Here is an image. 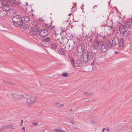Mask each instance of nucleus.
Masks as SVG:
<instances>
[{"label": "nucleus", "mask_w": 132, "mask_h": 132, "mask_svg": "<svg viewBox=\"0 0 132 132\" xmlns=\"http://www.w3.org/2000/svg\"><path fill=\"white\" fill-rule=\"evenodd\" d=\"M113 43L115 44V47H123L124 45V40L122 38L119 40L117 37H115L113 39Z\"/></svg>", "instance_id": "obj_4"}, {"label": "nucleus", "mask_w": 132, "mask_h": 132, "mask_svg": "<svg viewBox=\"0 0 132 132\" xmlns=\"http://www.w3.org/2000/svg\"><path fill=\"white\" fill-rule=\"evenodd\" d=\"M31 23L33 25V26L32 27L38 26L37 25L38 24V22L36 20H34L32 21V22Z\"/></svg>", "instance_id": "obj_19"}, {"label": "nucleus", "mask_w": 132, "mask_h": 132, "mask_svg": "<svg viewBox=\"0 0 132 132\" xmlns=\"http://www.w3.org/2000/svg\"><path fill=\"white\" fill-rule=\"evenodd\" d=\"M31 17H34V14H32L31 15Z\"/></svg>", "instance_id": "obj_39"}, {"label": "nucleus", "mask_w": 132, "mask_h": 132, "mask_svg": "<svg viewBox=\"0 0 132 132\" xmlns=\"http://www.w3.org/2000/svg\"><path fill=\"white\" fill-rule=\"evenodd\" d=\"M61 129H55L54 130L55 132H61Z\"/></svg>", "instance_id": "obj_30"}, {"label": "nucleus", "mask_w": 132, "mask_h": 132, "mask_svg": "<svg viewBox=\"0 0 132 132\" xmlns=\"http://www.w3.org/2000/svg\"><path fill=\"white\" fill-rule=\"evenodd\" d=\"M113 40L112 41L109 40L108 41L105 42L104 44L108 48V47H113V46L115 47V44H113Z\"/></svg>", "instance_id": "obj_8"}, {"label": "nucleus", "mask_w": 132, "mask_h": 132, "mask_svg": "<svg viewBox=\"0 0 132 132\" xmlns=\"http://www.w3.org/2000/svg\"><path fill=\"white\" fill-rule=\"evenodd\" d=\"M86 36H85V35H84H84H83V37H85V38H86Z\"/></svg>", "instance_id": "obj_46"}, {"label": "nucleus", "mask_w": 132, "mask_h": 132, "mask_svg": "<svg viewBox=\"0 0 132 132\" xmlns=\"http://www.w3.org/2000/svg\"><path fill=\"white\" fill-rule=\"evenodd\" d=\"M69 75V74L65 72L63 73L61 76L63 77H68Z\"/></svg>", "instance_id": "obj_25"}, {"label": "nucleus", "mask_w": 132, "mask_h": 132, "mask_svg": "<svg viewBox=\"0 0 132 132\" xmlns=\"http://www.w3.org/2000/svg\"><path fill=\"white\" fill-rule=\"evenodd\" d=\"M91 46V47H93V48L95 50H97L98 48V46L96 43H93Z\"/></svg>", "instance_id": "obj_20"}, {"label": "nucleus", "mask_w": 132, "mask_h": 132, "mask_svg": "<svg viewBox=\"0 0 132 132\" xmlns=\"http://www.w3.org/2000/svg\"><path fill=\"white\" fill-rule=\"evenodd\" d=\"M94 69V68H92V70H93V69Z\"/></svg>", "instance_id": "obj_63"}, {"label": "nucleus", "mask_w": 132, "mask_h": 132, "mask_svg": "<svg viewBox=\"0 0 132 132\" xmlns=\"http://www.w3.org/2000/svg\"><path fill=\"white\" fill-rule=\"evenodd\" d=\"M95 43L99 46V49L101 52L104 53L108 50V48L103 43L97 40H95Z\"/></svg>", "instance_id": "obj_5"}, {"label": "nucleus", "mask_w": 132, "mask_h": 132, "mask_svg": "<svg viewBox=\"0 0 132 132\" xmlns=\"http://www.w3.org/2000/svg\"><path fill=\"white\" fill-rule=\"evenodd\" d=\"M21 96L22 97V98H21L22 101H23V102L24 103L27 102L28 103V104H31L34 103L36 101L35 99H34L33 100L32 96L30 95H22Z\"/></svg>", "instance_id": "obj_2"}, {"label": "nucleus", "mask_w": 132, "mask_h": 132, "mask_svg": "<svg viewBox=\"0 0 132 132\" xmlns=\"http://www.w3.org/2000/svg\"><path fill=\"white\" fill-rule=\"evenodd\" d=\"M81 64V63H80V61H78L76 62L75 61L74 63L72 66L74 68L75 67H80Z\"/></svg>", "instance_id": "obj_15"}, {"label": "nucleus", "mask_w": 132, "mask_h": 132, "mask_svg": "<svg viewBox=\"0 0 132 132\" xmlns=\"http://www.w3.org/2000/svg\"><path fill=\"white\" fill-rule=\"evenodd\" d=\"M32 124L36 126L37 125V123L36 122H34L32 123Z\"/></svg>", "instance_id": "obj_35"}, {"label": "nucleus", "mask_w": 132, "mask_h": 132, "mask_svg": "<svg viewBox=\"0 0 132 132\" xmlns=\"http://www.w3.org/2000/svg\"><path fill=\"white\" fill-rule=\"evenodd\" d=\"M23 120H21V126H23L22 125V124H23Z\"/></svg>", "instance_id": "obj_36"}, {"label": "nucleus", "mask_w": 132, "mask_h": 132, "mask_svg": "<svg viewBox=\"0 0 132 132\" xmlns=\"http://www.w3.org/2000/svg\"><path fill=\"white\" fill-rule=\"evenodd\" d=\"M77 50L79 53H82L81 55V59L84 62L93 61L94 59L93 53L92 51L85 50L84 45L82 44H78Z\"/></svg>", "instance_id": "obj_1"}, {"label": "nucleus", "mask_w": 132, "mask_h": 132, "mask_svg": "<svg viewBox=\"0 0 132 132\" xmlns=\"http://www.w3.org/2000/svg\"><path fill=\"white\" fill-rule=\"evenodd\" d=\"M5 129L4 128V126H3L0 129V131H2L3 130H5Z\"/></svg>", "instance_id": "obj_29"}, {"label": "nucleus", "mask_w": 132, "mask_h": 132, "mask_svg": "<svg viewBox=\"0 0 132 132\" xmlns=\"http://www.w3.org/2000/svg\"><path fill=\"white\" fill-rule=\"evenodd\" d=\"M22 129L23 130H25V128L24 127H23L22 128Z\"/></svg>", "instance_id": "obj_40"}, {"label": "nucleus", "mask_w": 132, "mask_h": 132, "mask_svg": "<svg viewBox=\"0 0 132 132\" xmlns=\"http://www.w3.org/2000/svg\"><path fill=\"white\" fill-rule=\"evenodd\" d=\"M71 15V14H69V15L70 16Z\"/></svg>", "instance_id": "obj_58"}, {"label": "nucleus", "mask_w": 132, "mask_h": 132, "mask_svg": "<svg viewBox=\"0 0 132 132\" xmlns=\"http://www.w3.org/2000/svg\"><path fill=\"white\" fill-rule=\"evenodd\" d=\"M2 8L3 10L5 12H7L9 11V12H10V11L11 10V7L9 5H7L3 6Z\"/></svg>", "instance_id": "obj_10"}, {"label": "nucleus", "mask_w": 132, "mask_h": 132, "mask_svg": "<svg viewBox=\"0 0 132 132\" xmlns=\"http://www.w3.org/2000/svg\"><path fill=\"white\" fill-rule=\"evenodd\" d=\"M118 32V31L117 30H115V32H116V33H117Z\"/></svg>", "instance_id": "obj_48"}, {"label": "nucleus", "mask_w": 132, "mask_h": 132, "mask_svg": "<svg viewBox=\"0 0 132 132\" xmlns=\"http://www.w3.org/2000/svg\"><path fill=\"white\" fill-rule=\"evenodd\" d=\"M9 1V0H3L2 1L3 5H5L6 4L8 3Z\"/></svg>", "instance_id": "obj_21"}, {"label": "nucleus", "mask_w": 132, "mask_h": 132, "mask_svg": "<svg viewBox=\"0 0 132 132\" xmlns=\"http://www.w3.org/2000/svg\"><path fill=\"white\" fill-rule=\"evenodd\" d=\"M64 106V105L63 104H61L59 105V106L61 108Z\"/></svg>", "instance_id": "obj_34"}, {"label": "nucleus", "mask_w": 132, "mask_h": 132, "mask_svg": "<svg viewBox=\"0 0 132 132\" xmlns=\"http://www.w3.org/2000/svg\"><path fill=\"white\" fill-rule=\"evenodd\" d=\"M54 27V26H53L51 28L52 29Z\"/></svg>", "instance_id": "obj_50"}, {"label": "nucleus", "mask_w": 132, "mask_h": 132, "mask_svg": "<svg viewBox=\"0 0 132 132\" xmlns=\"http://www.w3.org/2000/svg\"><path fill=\"white\" fill-rule=\"evenodd\" d=\"M3 82L4 83H5L6 84H10V85H13V84L12 83L9 82H8L6 81H5V80H3Z\"/></svg>", "instance_id": "obj_28"}, {"label": "nucleus", "mask_w": 132, "mask_h": 132, "mask_svg": "<svg viewBox=\"0 0 132 132\" xmlns=\"http://www.w3.org/2000/svg\"><path fill=\"white\" fill-rule=\"evenodd\" d=\"M51 46V47L53 48L56 49L57 48V46L55 44H52Z\"/></svg>", "instance_id": "obj_24"}, {"label": "nucleus", "mask_w": 132, "mask_h": 132, "mask_svg": "<svg viewBox=\"0 0 132 132\" xmlns=\"http://www.w3.org/2000/svg\"><path fill=\"white\" fill-rule=\"evenodd\" d=\"M106 129V128H103L102 130V132H104Z\"/></svg>", "instance_id": "obj_38"}, {"label": "nucleus", "mask_w": 132, "mask_h": 132, "mask_svg": "<svg viewBox=\"0 0 132 132\" xmlns=\"http://www.w3.org/2000/svg\"><path fill=\"white\" fill-rule=\"evenodd\" d=\"M110 28H113V27L112 26H111Z\"/></svg>", "instance_id": "obj_51"}, {"label": "nucleus", "mask_w": 132, "mask_h": 132, "mask_svg": "<svg viewBox=\"0 0 132 132\" xmlns=\"http://www.w3.org/2000/svg\"><path fill=\"white\" fill-rule=\"evenodd\" d=\"M106 130L108 131H109L110 130V129L109 127H107L106 128Z\"/></svg>", "instance_id": "obj_37"}, {"label": "nucleus", "mask_w": 132, "mask_h": 132, "mask_svg": "<svg viewBox=\"0 0 132 132\" xmlns=\"http://www.w3.org/2000/svg\"><path fill=\"white\" fill-rule=\"evenodd\" d=\"M48 35V30L44 29L40 31L39 35L41 37L43 38L47 36Z\"/></svg>", "instance_id": "obj_6"}, {"label": "nucleus", "mask_w": 132, "mask_h": 132, "mask_svg": "<svg viewBox=\"0 0 132 132\" xmlns=\"http://www.w3.org/2000/svg\"><path fill=\"white\" fill-rule=\"evenodd\" d=\"M100 37H102V38H103L104 39H105L106 37L105 35H103V36H102L101 34H100Z\"/></svg>", "instance_id": "obj_32"}, {"label": "nucleus", "mask_w": 132, "mask_h": 132, "mask_svg": "<svg viewBox=\"0 0 132 132\" xmlns=\"http://www.w3.org/2000/svg\"><path fill=\"white\" fill-rule=\"evenodd\" d=\"M115 54H117L118 53V52L117 51H115Z\"/></svg>", "instance_id": "obj_44"}, {"label": "nucleus", "mask_w": 132, "mask_h": 132, "mask_svg": "<svg viewBox=\"0 0 132 132\" xmlns=\"http://www.w3.org/2000/svg\"><path fill=\"white\" fill-rule=\"evenodd\" d=\"M55 104H56L57 105H58L59 104V103H58V102H57V103H55Z\"/></svg>", "instance_id": "obj_43"}, {"label": "nucleus", "mask_w": 132, "mask_h": 132, "mask_svg": "<svg viewBox=\"0 0 132 132\" xmlns=\"http://www.w3.org/2000/svg\"><path fill=\"white\" fill-rule=\"evenodd\" d=\"M12 49V48H11V47H10V48H9V49L10 50H11V49Z\"/></svg>", "instance_id": "obj_49"}, {"label": "nucleus", "mask_w": 132, "mask_h": 132, "mask_svg": "<svg viewBox=\"0 0 132 132\" xmlns=\"http://www.w3.org/2000/svg\"><path fill=\"white\" fill-rule=\"evenodd\" d=\"M56 32H55L54 34H55V35H56Z\"/></svg>", "instance_id": "obj_52"}, {"label": "nucleus", "mask_w": 132, "mask_h": 132, "mask_svg": "<svg viewBox=\"0 0 132 132\" xmlns=\"http://www.w3.org/2000/svg\"><path fill=\"white\" fill-rule=\"evenodd\" d=\"M22 17L19 15H16L13 18L12 20L14 23V25L17 27L23 26Z\"/></svg>", "instance_id": "obj_3"}, {"label": "nucleus", "mask_w": 132, "mask_h": 132, "mask_svg": "<svg viewBox=\"0 0 132 132\" xmlns=\"http://www.w3.org/2000/svg\"><path fill=\"white\" fill-rule=\"evenodd\" d=\"M31 28H32V30H33L37 31V32L39 33L40 30V27L39 26L32 27Z\"/></svg>", "instance_id": "obj_17"}, {"label": "nucleus", "mask_w": 132, "mask_h": 132, "mask_svg": "<svg viewBox=\"0 0 132 132\" xmlns=\"http://www.w3.org/2000/svg\"><path fill=\"white\" fill-rule=\"evenodd\" d=\"M26 3V5H25V6H26L28 5V4H27V3Z\"/></svg>", "instance_id": "obj_54"}, {"label": "nucleus", "mask_w": 132, "mask_h": 132, "mask_svg": "<svg viewBox=\"0 0 132 132\" xmlns=\"http://www.w3.org/2000/svg\"><path fill=\"white\" fill-rule=\"evenodd\" d=\"M11 10L10 11V12H12V13H13V14H15V11L12 9H11Z\"/></svg>", "instance_id": "obj_31"}, {"label": "nucleus", "mask_w": 132, "mask_h": 132, "mask_svg": "<svg viewBox=\"0 0 132 132\" xmlns=\"http://www.w3.org/2000/svg\"><path fill=\"white\" fill-rule=\"evenodd\" d=\"M72 121H72V120H71V123L72 122Z\"/></svg>", "instance_id": "obj_64"}, {"label": "nucleus", "mask_w": 132, "mask_h": 132, "mask_svg": "<svg viewBox=\"0 0 132 132\" xmlns=\"http://www.w3.org/2000/svg\"><path fill=\"white\" fill-rule=\"evenodd\" d=\"M122 36L123 37L125 38H128L130 36V31L128 30H126L124 32V33L122 34Z\"/></svg>", "instance_id": "obj_9"}, {"label": "nucleus", "mask_w": 132, "mask_h": 132, "mask_svg": "<svg viewBox=\"0 0 132 132\" xmlns=\"http://www.w3.org/2000/svg\"><path fill=\"white\" fill-rule=\"evenodd\" d=\"M13 128H14V127H13L12 126H11V128L12 129H13Z\"/></svg>", "instance_id": "obj_42"}, {"label": "nucleus", "mask_w": 132, "mask_h": 132, "mask_svg": "<svg viewBox=\"0 0 132 132\" xmlns=\"http://www.w3.org/2000/svg\"><path fill=\"white\" fill-rule=\"evenodd\" d=\"M131 21H127L125 22L124 26L125 27H129L131 25Z\"/></svg>", "instance_id": "obj_16"}, {"label": "nucleus", "mask_w": 132, "mask_h": 132, "mask_svg": "<svg viewBox=\"0 0 132 132\" xmlns=\"http://www.w3.org/2000/svg\"><path fill=\"white\" fill-rule=\"evenodd\" d=\"M61 132H65V131H64L62 130H61Z\"/></svg>", "instance_id": "obj_41"}, {"label": "nucleus", "mask_w": 132, "mask_h": 132, "mask_svg": "<svg viewBox=\"0 0 132 132\" xmlns=\"http://www.w3.org/2000/svg\"><path fill=\"white\" fill-rule=\"evenodd\" d=\"M63 32H60V34L61 35H62V33Z\"/></svg>", "instance_id": "obj_47"}, {"label": "nucleus", "mask_w": 132, "mask_h": 132, "mask_svg": "<svg viewBox=\"0 0 132 132\" xmlns=\"http://www.w3.org/2000/svg\"><path fill=\"white\" fill-rule=\"evenodd\" d=\"M84 6V4H82V7H83V6Z\"/></svg>", "instance_id": "obj_56"}, {"label": "nucleus", "mask_w": 132, "mask_h": 132, "mask_svg": "<svg viewBox=\"0 0 132 132\" xmlns=\"http://www.w3.org/2000/svg\"><path fill=\"white\" fill-rule=\"evenodd\" d=\"M3 6V4H2V1H0V8L2 7Z\"/></svg>", "instance_id": "obj_33"}, {"label": "nucleus", "mask_w": 132, "mask_h": 132, "mask_svg": "<svg viewBox=\"0 0 132 132\" xmlns=\"http://www.w3.org/2000/svg\"><path fill=\"white\" fill-rule=\"evenodd\" d=\"M12 97L15 100H18L19 99L21 98L22 97H21V95H19L16 94L15 93L13 94L12 95Z\"/></svg>", "instance_id": "obj_12"}, {"label": "nucleus", "mask_w": 132, "mask_h": 132, "mask_svg": "<svg viewBox=\"0 0 132 132\" xmlns=\"http://www.w3.org/2000/svg\"><path fill=\"white\" fill-rule=\"evenodd\" d=\"M29 33L31 35H36L37 34H39L37 31L33 30L32 28H31V29Z\"/></svg>", "instance_id": "obj_14"}, {"label": "nucleus", "mask_w": 132, "mask_h": 132, "mask_svg": "<svg viewBox=\"0 0 132 132\" xmlns=\"http://www.w3.org/2000/svg\"><path fill=\"white\" fill-rule=\"evenodd\" d=\"M4 128L5 129V130H6L7 129H8L10 127V125H6L5 126H4Z\"/></svg>", "instance_id": "obj_26"}, {"label": "nucleus", "mask_w": 132, "mask_h": 132, "mask_svg": "<svg viewBox=\"0 0 132 132\" xmlns=\"http://www.w3.org/2000/svg\"><path fill=\"white\" fill-rule=\"evenodd\" d=\"M97 5H96L95 6H93V8L94 9H95V6H96Z\"/></svg>", "instance_id": "obj_53"}, {"label": "nucleus", "mask_w": 132, "mask_h": 132, "mask_svg": "<svg viewBox=\"0 0 132 132\" xmlns=\"http://www.w3.org/2000/svg\"><path fill=\"white\" fill-rule=\"evenodd\" d=\"M92 40V38H91V39H90L89 40L90 41H91Z\"/></svg>", "instance_id": "obj_55"}, {"label": "nucleus", "mask_w": 132, "mask_h": 132, "mask_svg": "<svg viewBox=\"0 0 132 132\" xmlns=\"http://www.w3.org/2000/svg\"><path fill=\"white\" fill-rule=\"evenodd\" d=\"M125 27L123 25L119 26V30L121 34H122L124 33L126 30L125 28Z\"/></svg>", "instance_id": "obj_13"}, {"label": "nucleus", "mask_w": 132, "mask_h": 132, "mask_svg": "<svg viewBox=\"0 0 132 132\" xmlns=\"http://www.w3.org/2000/svg\"><path fill=\"white\" fill-rule=\"evenodd\" d=\"M72 109H71L70 110V111H72Z\"/></svg>", "instance_id": "obj_59"}, {"label": "nucleus", "mask_w": 132, "mask_h": 132, "mask_svg": "<svg viewBox=\"0 0 132 132\" xmlns=\"http://www.w3.org/2000/svg\"><path fill=\"white\" fill-rule=\"evenodd\" d=\"M18 1L16 0H11V3L13 6L16 7H18L19 6V5L21 3L20 0Z\"/></svg>", "instance_id": "obj_7"}, {"label": "nucleus", "mask_w": 132, "mask_h": 132, "mask_svg": "<svg viewBox=\"0 0 132 132\" xmlns=\"http://www.w3.org/2000/svg\"><path fill=\"white\" fill-rule=\"evenodd\" d=\"M61 39L62 40H63L64 38L63 37H62L61 38Z\"/></svg>", "instance_id": "obj_45"}, {"label": "nucleus", "mask_w": 132, "mask_h": 132, "mask_svg": "<svg viewBox=\"0 0 132 132\" xmlns=\"http://www.w3.org/2000/svg\"><path fill=\"white\" fill-rule=\"evenodd\" d=\"M75 6H76V5L77 4V3H75Z\"/></svg>", "instance_id": "obj_57"}, {"label": "nucleus", "mask_w": 132, "mask_h": 132, "mask_svg": "<svg viewBox=\"0 0 132 132\" xmlns=\"http://www.w3.org/2000/svg\"><path fill=\"white\" fill-rule=\"evenodd\" d=\"M64 51L65 50L64 49L61 48L59 50L58 52L60 54L64 55H65Z\"/></svg>", "instance_id": "obj_18"}, {"label": "nucleus", "mask_w": 132, "mask_h": 132, "mask_svg": "<svg viewBox=\"0 0 132 132\" xmlns=\"http://www.w3.org/2000/svg\"><path fill=\"white\" fill-rule=\"evenodd\" d=\"M71 123L72 124V126L73 128H74L76 129L77 127V126L76 124L75 123H73V122H72Z\"/></svg>", "instance_id": "obj_27"}, {"label": "nucleus", "mask_w": 132, "mask_h": 132, "mask_svg": "<svg viewBox=\"0 0 132 132\" xmlns=\"http://www.w3.org/2000/svg\"><path fill=\"white\" fill-rule=\"evenodd\" d=\"M31 11H33V10L32 9H31Z\"/></svg>", "instance_id": "obj_61"}, {"label": "nucleus", "mask_w": 132, "mask_h": 132, "mask_svg": "<svg viewBox=\"0 0 132 132\" xmlns=\"http://www.w3.org/2000/svg\"><path fill=\"white\" fill-rule=\"evenodd\" d=\"M69 59L70 61L72 64V65H73L75 63V62H74V59L71 57H70Z\"/></svg>", "instance_id": "obj_22"}, {"label": "nucleus", "mask_w": 132, "mask_h": 132, "mask_svg": "<svg viewBox=\"0 0 132 132\" xmlns=\"http://www.w3.org/2000/svg\"><path fill=\"white\" fill-rule=\"evenodd\" d=\"M30 20V18L28 16H24V17L22 18V20L23 26L24 24L28 22Z\"/></svg>", "instance_id": "obj_11"}, {"label": "nucleus", "mask_w": 132, "mask_h": 132, "mask_svg": "<svg viewBox=\"0 0 132 132\" xmlns=\"http://www.w3.org/2000/svg\"><path fill=\"white\" fill-rule=\"evenodd\" d=\"M68 46H69V47H70V45H69Z\"/></svg>", "instance_id": "obj_60"}, {"label": "nucleus", "mask_w": 132, "mask_h": 132, "mask_svg": "<svg viewBox=\"0 0 132 132\" xmlns=\"http://www.w3.org/2000/svg\"><path fill=\"white\" fill-rule=\"evenodd\" d=\"M94 69V68H92V70H93V69Z\"/></svg>", "instance_id": "obj_62"}, {"label": "nucleus", "mask_w": 132, "mask_h": 132, "mask_svg": "<svg viewBox=\"0 0 132 132\" xmlns=\"http://www.w3.org/2000/svg\"><path fill=\"white\" fill-rule=\"evenodd\" d=\"M51 38L49 37L46 38L45 39L43 40V41L44 42H50L51 41Z\"/></svg>", "instance_id": "obj_23"}]
</instances>
